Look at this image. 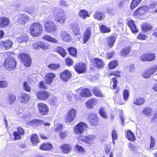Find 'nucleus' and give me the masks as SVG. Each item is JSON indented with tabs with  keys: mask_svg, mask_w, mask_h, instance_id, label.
<instances>
[{
	"mask_svg": "<svg viewBox=\"0 0 157 157\" xmlns=\"http://www.w3.org/2000/svg\"><path fill=\"white\" fill-rule=\"evenodd\" d=\"M44 25L45 31L48 33H52L56 30L55 24L52 21H47L45 22Z\"/></svg>",
	"mask_w": 157,
	"mask_h": 157,
	"instance_id": "obj_9",
	"label": "nucleus"
},
{
	"mask_svg": "<svg viewBox=\"0 0 157 157\" xmlns=\"http://www.w3.org/2000/svg\"><path fill=\"white\" fill-rule=\"evenodd\" d=\"M130 47H125L122 50L121 52V56L124 57L127 56L130 52Z\"/></svg>",
	"mask_w": 157,
	"mask_h": 157,
	"instance_id": "obj_39",
	"label": "nucleus"
},
{
	"mask_svg": "<svg viewBox=\"0 0 157 157\" xmlns=\"http://www.w3.org/2000/svg\"><path fill=\"white\" fill-rule=\"evenodd\" d=\"M74 68L78 73H83L86 69V65L83 63H78L75 65Z\"/></svg>",
	"mask_w": 157,
	"mask_h": 157,
	"instance_id": "obj_16",
	"label": "nucleus"
},
{
	"mask_svg": "<svg viewBox=\"0 0 157 157\" xmlns=\"http://www.w3.org/2000/svg\"><path fill=\"white\" fill-rule=\"evenodd\" d=\"M13 43L11 41L7 40L0 42V44L2 45L6 49H10L12 46Z\"/></svg>",
	"mask_w": 157,
	"mask_h": 157,
	"instance_id": "obj_25",
	"label": "nucleus"
},
{
	"mask_svg": "<svg viewBox=\"0 0 157 157\" xmlns=\"http://www.w3.org/2000/svg\"><path fill=\"white\" fill-rule=\"evenodd\" d=\"M56 51L63 58H64L66 56L67 52L66 51L61 47H58L56 48Z\"/></svg>",
	"mask_w": 157,
	"mask_h": 157,
	"instance_id": "obj_34",
	"label": "nucleus"
},
{
	"mask_svg": "<svg viewBox=\"0 0 157 157\" xmlns=\"http://www.w3.org/2000/svg\"><path fill=\"white\" fill-rule=\"evenodd\" d=\"M88 128V125L84 122H80L74 128V132L77 135H80L84 132L85 129Z\"/></svg>",
	"mask_w": 157,
	"mask_h": 157,
	"instance_id": "obj_5",
	"label": "nucleus"
},
{
	"mask_svg": "<svg viewBox=\"0 0 157 157\" xmlns=\"http://www.w3.org/2000/svg\"><path fill=\"white\" fill-rule=\"evenodd\" d=\"M155 55L154 53L148 52L142 54L141 55L140 58L142 61H151L155 59Z\"/></svg>",
	"mask_w": 157,
	"mask_h": 157,
	"instance_id": "obj_6",
	"label": "nucleus"
},
{
	"mask_svg": "<svg viewBox=\"0 0 157 157\" xmlns=\"http://www.w3.org/2000/svg\"><path fill=\"white\" fill-rule=\"evenodd\" d=\"M76 92L79 94L82 97H87L91 95L90 91L88 89H83L80 88L76 90Z\"/></svg>",
	"mask_w": 157,
	"mask_h": 157,
	"instance_id": "obj_12",
	"label": "nucleus"
},
{
	"mask_svg": "<svg viewBox=\"0 0 157 157\" xmlns=\"http://www.w3.org/2000/svg\"><path fill=\"white\" fill-rule=\"evenodd\" d=\"M21 102L24 103H27L29 99V95L25 93H22L19 97Z\"/></svg>",
	"mask_w": 157,
	"mask_h": 157,
	"instance_id": "obj_26",
	"label": "nucleus"
},
{
	"mask_svg": "<svg viewBox=\"0 0 157 157\" xmlns=\"http://www.w3.org/2000/svg\"><path fill=\"white\" fill-rule=\"evenodd\" d=\"M38 110L42 115H46L49 111L48 106L42 103H38L37 105Z\"/></svg>",
	"mask_w": 157,
	"mask_h": 157,
	"instance_id": "obj_15",
	"label": "nucleus"
},
{
	"mask_svg": "<svg viewBox=\"0 0 157 157\" xmlns=\"http://www.w3.org/2000/svg\"><path fill=\"white\" fill-rule=\"evenodd\" d=\"M75 148L82 154H84L85 153V151L84 149L82 146H80L78 144L75 145Z\"/></svg>",
	"mask_w": 157,
	"mask_h": 157,
	"instance_id": "obj_52",
	"label": "nucleus"
},
{
	"mask_svg": "<svg viewBox=\"0 0 157 157\" xmlns=\"http://www.w3.org/2000/svg\"><path fill=\"white\" fill-rule=\"evenodd\" d=\"M99 113L101 116L105 119H107L108 116L106 114L105 109L103 107H101L99 109Z\"/></svg>",
	"mask_w": 157,
	"mask_h": 157,
	"instance_id": "obj_45",
	"label": "nucleus"
},
{
	"mask_svg": "<svg viewBox=\"0 0 157 157\" xmlns=\"http://www.w3.org/2000/svg\"><path fill=\"white\" fill-rule=\"evenodd\" d=\"M8 85V82L5 81H0V88H4L6 87Z\"/></svg>",
	"mask_w": 157,
	"mask_h": 157,
	"instance_id": "obj_59",
	"label": "nucleus"
},
{
	"mask_svg": "<svg viewBox=\"0 0 157 157\" xmlns=\"http://www.w3.org/2000/svg\"><path fill=\"white\" fill-rule=\"evenodd\" d=\"M9 23V20L7 18L2 17L0 18V27L4 28Z\"/></svg>",
	"mask_w": 157,
	"mask_h": 157,
	"instance_id": "obj_28",
	"label": "nucleus"
},
{
	"mask_svg": "<svg viewBox=\"0 0 157 157\" xmlns=\"http://www.w3.org/2000/svg\"><path fill=\"white\" fill-rule=\"evenodd\" d=\"M53 15L56 22L60 24L64 23L65 21V15L63 10L59 8L54 7L53 9Z\"/></svg>",
	"mask_w": 157,
	"mask_h": 157,
	"instance_id": "obj_1",
	"label": "nucleus"
},
{
	"mask_svg": "<svg viewBox=\"0 0 157 157\" xmlns=\"http://www.w3.org/2000/svg\"><path fill=\"white\" fill-rule=\"evenodd\" d=\"M40 41H37L34 42L33 44V48L35 49H38L40 46Z\"/></svg>",
	"mask_w": 157,
	"mask_h": 157,
	"instance_id": "obj_62",
	"label": "nucleus"
},
{
	"mask_svg": "<svg viewBox=\"0 0 157 157\" xmlns=\"http://www.w3.org/2000/svg\"><path fill=\"white\" fill-rule=\"evenodd\" d=\"M88 119L91 124L93 125H96L98 122V118L95 113H91L88 116Z\"/></svg>",
	"mask_w": 157,
	"mask_h": 157,
	"instance_id": "obj_17",
	"label": "nucleus"
},
{
	"mask_svg": "<svg viewBox=\"0 0 157 157\" xmlns=\"http://www.w3.org/2000/svg\"><path fill=\"white\" fill-rule=\"evenodd\" d=\"M157 70V65H154L146 70L143 73L142 76L144 78H147L150 77Z\"/></svg>",
	"mask_w": 157,
	"mask_h": 157,
	"instance_id": "obj_7",
	"label": "nucleus"
},
{
	"mask_svg": "<svg viewBox=\"0 0 157 157\" xmlns=\"http://www.w3.org/2000/svg\"><path fill=\"white\" fill-rule=\"evenodd\" d=\"M95 138V136L93 135H89L87 136L81 135L78 137V140H82L90 144H93V141Z\"/></svg>",
	"mask_w": 157,
	"mask_h": 157,
	"instance_id": "obj_8",
	"label": "nucleus"
},
{
	"mask_svg": "<svg viewBox=\"0 0 157 157\" xmlns=\"http://www.w3.org/2000/svg\"><path fill=\"white\" fill-rule=\"evenodd\" d=\"M78 15L79 17L82 18L83 20L85 19L87 17L90 16L88 11L84 10H81L79 12Z\"/></svg>",
	"mask_w": 157,
	"mask_h": 157,
	"instance_id": "obj_35",
	"label": "nucleus"
},
{
	"mask_svg": "<svg viewBox=\"0 0 157 157\" xmlns=\"http://www.w3.org/2000/svg\"><path fill=\"white\" fill-rule=\"evenodd\" d=\"M19 58L23 62L25 66L29 67L31 65V59L29 56L26 54L22 53L19 55Z\"/></svg>",
	"mask_w": 157,
	"mask_h": 157,
	"instance_id": "obj_11",
	"label": "nucleus"
},
{
	"mask_svg": "<svg viewBox=\"0 0 157 157\" xmlns=\"http://www.w3.org/2000/svg\"><path fill=\"white\" fill-rule=\"evenodd\" d=\"M60 65L59 64H56L55 63H50L49 64L48 67L52 71H56L59 69Z\"/></svg>",
	"mask_w": 157,
	"mask_h": 157,
	"instance_id": "obj_36",
	"label": "nucleus"
},
{
	"mask_svg": "<svg viewBox=\"0 0 157 157\" xmlns=\"http://www.w3.org/2000/svg\"><path fill=\"white\" fill-rule=\"evenodd\" d=\"M92 91L94 94L97 97L102 98L104 96L98 87H94L93 88Z\"/></svg>",
	"mask_w": 157,
	"mask_h": 157,
	"instance_id": "obj_27",
	"label": "nucleus"
},
{
	"mask_svg": "<svg viewBox=\"0 0 157 157\" xmlns=\"http://www.w3.org/2000/svg\"><path fill=\"white\" fill-rule=\"evenodd\" d=\"M143 112L146 116H148L151 115L152 114L153 110L147 107L143 110Z\"/></svg>",
	"mask_w": 157,
	"mask_h": 157,
	"instance_id": "obj_46",
	"label": "nucleus"
},
{
	"mask_svg": "<svg viewBox=\"0 0 157 157\" xmlns=\"http://www.w3.org/2000/svg\"><path fill=\"white\" fill-rule=\"evenodd\" d=\"M16 97L13 94H9L8 95V103L10 105L13 103L16 100Z\"/></svg>",
	"mask_w": 157,
	"mask_h": 157,
	"instance_id": "obj_42",
	"label": "nucleus"
},
{
	"mask_svg": "<svg viewBox=\"0 0 157 157\" xmlns=\"http://www.w3.org/2000/svg\"><path fill=\"white\" fill-rule=\"evenodd\" d=\"M128 25L132 33H135L138 32V30L133 21L132 20L129 21L128 22Z\"/></svg>",
	"mask_w": 157,
	"mask_h": 157,
	"instance_id": "obj_29",
	"label": "nucleus"
},
{
	"mask_svg": "<svg viewBox=\"0 0 157 157\" xmlns=\"http://www.w3.org/2000/svg\"><path fill=\"white\" fill-rule=\"evenodd\" d=\"M68 135V132L66 131H62L59 133V136L61 139L65 137Z\"/></svg>",
	"mask_w": 157,
	"mask_h": 157,
	"instance_id": "obj_60",
	"label": "nucleus"
},
{
	"mask_svg": "<svg viewBox=\"0 0 157 157\" xmlns=\"http://www.w3.org/2000/svg\"><path fill=\"white\" fill-rule=\"evenodd\" d=\"M36 94L37 98L41 100H46L50 96L48 92L44 90L38 92Z\"/></svg>",
	"mask_w": 157,
	"mask_h": 157,
	"instance_id": "obj_14",
	"label": "nucleus"
},
{
	"mask_svg": "<svg viewBox=\"0 0 157 157\" xmlns=\"http://www.w3.org/2000/svg\"><path fill=\"white\" fill-rule=\"evenodd\" d=\"M116 38L113 36H111L108 37L107 42L108 46L110 48H112L115 41Z\"/></svg>",
	"mask_w": 157,
	"mask_h": 157,
	"instance_id": "obj_33",
	"label": "nucleus"
},
{
	"mask_svg": "<svg viewBox=\"0 0 157 157\" xmlns=\"http://www.w3.org/2000/svg\"><path fill=\"white\" fill-rule=\"evenodd\" d=\"M142 0H132V1L130 8L131 10L135 8L141 2Z\"/></svg>",
	"mask_w": 157,
	"mask_h": 157,
	"instance_id": "obj_41",
	"label": "nucleus"
},
{
	"mask_svg": "<svg viewBox=\"0 0 157 157\" xmlns=\"http://www.w3.org/2000/svg\"><path fill=\"white\" fill-rule=\"evenodd\" d=\"M91 62L94 63L95 67L99 69L102 68L104 66V63L102 60L99 59H94L91 60Z\"/></svg>",
	"mask_w": 157,
	"mask_h": 157,
	"instance_id": "obj_19",
	"label": "nucleus"
},
{
	"mask_svg": "<svg viewBox=\"0 0 157 157\" xmlns=\"http://www.w3.org/2000/svg\"><path fill=\"white\" fill-rule=\"evenodd\" d=\"M60 148L65 153H69L71 149V147L69 145L66 144L62 145Z\"/></svg>",
	"mask_w": 157,
	"mask_h": 157,
	"instance_id": "obj_32",
	"label": "nucleus"
},
{
	"mask_svg": "<svg viewBox=\"0 0 157 157\" xmlns=\"http://www.w3.org/2000/svg\"><path fill=\"white\" fill-rule=\"evenodd\" d=\"M23 87L24 89L28 92H30L31 88L29 86L28 83L26 82H24L23 83Z\"/></svg>",
	"mask_w": 157,
	"mask_h": 157,
	"instance_id": "obj_56",
	"label": "nucleus"
},
{
	"mask_svg": "<svg viewBox=\"0 0 157 157\" xmlns=\"http://www.w3.org/2000/svg\"><path fill=\"white\" fill-rule=\"evenodd\" d=\"M152 27L148 23H144L142 26V30L144 31H147L151 29Z\"/></svg>",
	"mask_w": 157,
	"mask_h": 157,
	"instance_id": "obj_47",
	"label": "nucleus"
},
{
	"mask_svg": "<svg viewBox=\"0 0 157 157\" xmlns=\"http://www.w3.org/2000/svg\"><path fill=\"white\" fill-rule=\"evenodd\" d=\"M63 127V125L62 124L57 123L55 125V129H54L53 131L58 132L62 129Z\"/></svg>",
	"mask_w": 157,
	"mask_h": 157,
	"instance_id": "obj_51",
	"label": "nucleus"
},
{
	"mask_svg": "<svg viewBox=\"0 0 157 157\" xmlns=\"http://www.w3.org/2000/svg\"><path fill=\"white\" fill-rule=\"evenodd\" d=\"M28 40V36L25 35H23L20 37L17 38V41L20 43L26 42Z\"/></svg>",
	"mask_w": 157,
	"mask_h": 157,
	"instance_id": "obj_43",
	"label": "nucleus"
},
{
	"mask_svg": "<svg viewBox=\"0 0 157 157\" xmlns=\"http://www.w3.org/2000/svg\"><path fill=\"white\" fill-rule=\"evenodd\" d=\"M98 100L95 98L91 99L87 101L86 105L88 108H93L94 105H95L98 102Z\"/></svg>",
	"mask_w": 157,
	"mask_h": 157,
	"instance_id": "obj_22",
	"label": "nucleus"
},
{
	"mask_svg": "<svg viewBox=\"0 0 157 157\" xmlns=\"http://www.w3.org/2000/svg\"><path fill=\"white\" fill-rule=\"evenodd\" d=\"M56 75L54 73H50L47 74L45 76V79L47 84H50L56 78Z\"/></svg>",
	"mask_w": 157,
	"mask_h": 157,
	"instance_id": "obj_21",
	"label": "nucleus"
},
{
	"mask_svg": "<svg viewBox=\"0 0 157 157\" xmlns=\"http://www.w3.org/2000/svg\"><path fill=\"white\" fill-rule=\"evenodd\" d=\"M31 140L32 143L33 144L38 143L39 142L38 140L37 136L36 134H33L32 136Z\"/></svg>",
	"mask_w": 157,
	"mask_h": 157,
	"instance_id": "obj_48",
	"label": "nucleus"
},
{
	"mask_svg": "<svg viewBox=\"0 0 157 157\" xmlns=\"http://www.w3.org/2000/svg\"><path fill=\"white\" fill-rule=\"evenodd\" d=\"M17 19L18 22L23 24L29 20V17L25 14H20L17 16Z\"/></svg>",
	"mask_w": 157,
	"mask_h": 157,
	"instance_id": "obj_23",
	"label": "nucleus"
},
{
	"mask_svg": "<svg viewBox=\"0 0 157 157\" xmlns=\"http://www.w3.org/2000/svg\"><path fill=\"white\" fill-rule=\"evenodd\" d=\"M99 26L101 31L103 33H109L111 31L110 28L107 27L104 25L100 24Z\"/></svg>",
	"mask_w": 157,
	"mask_h": 157,
	"instance_id": "obj_40",
	"label": "nucleus"
},
{
	"mask_svg": "<svg viewBox=\"0 0 157 157\" xmlns=\"http://www.w3.org/2000/svg\"><path fill=\"white\" fill-rule=\"evenodd\" d=\"M59 75L61 79L65 82H67L71 78L72 74L69 71L66 70L60 73Z\"/></svg>",
	"mask_w": 157,
	"mask_h": 157,
	"instance_id": "obj_13",
	"label": "nucleus"
},
{
	"mask_svg": "<svg viewBox=\"0 0 157 157\" xmlns=\"http://www.w3.org/2000/svg\"><path fill=\"white\" fill-rule=\"evenodd\" d=\"M61 39L63 41L66 42H69L72 40L71 35L65 30H61L59 33Z\"/></svg>",
	"mask_w": 157,
	"mask_h": 157,
	"instance_id": "obj_10",
	"label": "nucleus"
},
{
	"mask_svg": "<svg viewBox=\"0 0 157 157\" xmlns=\"http://www.w3.org/2000/svg\"><path fill=\"white\" fill-rule=\"evenodd\" d=\"M94 17L95 19L101 21L104 19L105 17L104 14L101 12H96L94 15Z\"/></svg>",
	"mask_w": 157,
	"mask_h": 157,
	"instance_id": "obj_31",
	"label": "nucleus"
},
{
	"mask_svg": "<svg viewBox=\"0 0 157 157\" xmlns=\"http://www.w3.org/2000/svg\"><path fill=\"white\" fill-rule=\"evenodd\" d=\"M118 65L117 61H113L110 62L108 66L110 69L114 68Z\"/></svg>",
	"mask_w": 157,
	"mask_h": 157,
	"instance_id": "obj_54",
	"label": "nucleus"
},
{
	"mask_svg": "<svg viewBox=\"0 0 157 157\" xmlns=\"http://www.w3.org/2000/svg\"><path fill=\"white\" fill-rule=\"evenodd\" d=\"M91 29L90 27L87 28L84 33L83 37V40L84 44L87 42L91 37Z\"/></svg>",
	"mask_w": 157,
	"mask_h": 157,
	"instance_id": "obj_18",
	"label": "nucleus"
},
{
	"mask_svg": "<svg viewBox=\"0 0 157 157\" xmlns=\"http://www.w3.org/2000/svg\"><path fill=\"white\" fill-rule=\"evenodd\" d=\"M144 11L143 10L141 7L138 8L134 12V15L136 16H139L144 14L145 13Z\"/></svg>",
	"mask_w": 157,
	"mask_h": 157,
	"instance_id": "obj_50",
	"label": "nucleus"
},
{
	"mask_svg": "<svg viewBox=\"0 0 157 157\" xmlns=\"http://www.w3.org/2000/svg\"><path fill=\"white\" fill-rule=\"evenodd\" d=\"M150 146L149 147V150H151L153 148L155 145V139L152 136H151L150 137Z\"/></svg>",
	"mask_w": 157,
	"mask_h": 157,
	"instance_id": "obj_53",
	"label": "nucleus"
},
{
	"mask_svg": "<svg viewBox=\"0 0 157 157\" xmlns=\"http://www.w3.org/2000/svg\"><path fill=\"white\" fill-rule=\"evenodd\" d=\"M127 137L128 140L134 141L135 140V137L133 133L130 130L127 132Z\"/></svg>",
	"mask_w": 157,
	"mask_h": 157,
	"instance_id": "obj_37",
	"label": "nucleus"
},
{
	"mask_svg": "<svg viewBox=\"0 0 157 157\" xmlns=\"http://www.w3.org/2000/svg\"><path fill=\"white\" fill-rule=\"evenodd\" d=\"M40 149L43 150H48L52 149V145L49 142H46L42 144L40 147Z\"/></svg>",
	"mask_w": 157,
	"mask_h": 157,
	"instance_id": "obj_30",
	"label": "nucleus"
},
{
	"mask_svg": "<svg viewBox=\"0 0 157 157\" xmlns=\"http://www.w3.org/2000/svg\"><path fill=\"white\" fill-rule=\"evenodd\" d=\"M30 122L31 124H43L44 125H45L47 126H48V127H49L50 124L48 122L45 123L44 121L40 120H38L36 119L33 120L31 121H30Z\"/></svg>",
	"mask_w": 157,
	"mask_h": 157,
	"instance_id": "obj_38",
	"label": "nucleus"
},
{
	"mask_svg": "<svg viewBox=\"0 0 157 157\" xmlns=\"http://www.w3.org/2000/svg\"><path fill=\"white\" fill-rule=\"evenodd\" d=\"M112 139L113 140H117V134L116 132L114 130H113L112 134Z\"/></svg>",
	"mask_w": 157,
	"mask_h": 157,
	"instance_id": "obj_64",
	"label": "nucleus"
},
{
	"mask_svg": "<svg viewBox=\"0 0 157 157\" xmlns=\"http://www.w3.org/2000/svg\"><path fill=\"white\" fill-rule=\"evenodd\" d=\"M77 110L74 108H71L65 116V121L66 123H70L72 121L75 117Z\"/></svg>",
	"mask_w": 157,
	"mask_h": 157,
	"instance_id": "obj_4",
	"label": "nucleus"
},
{
	"mask_svg": "<svg viewBox=\"0 0 157 157\" xmlns=\"http://www.w3.org/2000/svg\"><path fill=\"white\" fill-rule=\"evenodd\" d=\"M145 101V98L142 97H136L133 100V104L138 106L142 105Z\"/></svg>",
	"mask_w": 157,
	"mask_h": 157,
	"instance_id": "obj_20",
	"label": "nucleus"
},
{
	"mask_svg": "<svg viewBox=\"0 0 157 157\" xmlns=\"http://www.w3.org/2000/svg\"><path fill=\"white\" fill-rule=\"evenodd\" d=\"M13 134L14 137V139L15 140H19L21 139V135L18 132H13Z\"/></svg>",
	"mask_w": 157,
	"mask_h": 157,
	"instance_id": "obj_57",
	"label": "nucleus"
},
{
	"mask_svg": "<svg viewBox=\"0 0 157 157\" xmlns=\"http://www.w3.org/2000/svg\"><path fill=\"white\" fill-rule=\"evenodd\" d=\"M67 65L68 66H71L73 63V60L69 58H67L65 60Z\"/></svg>",
	"mask_w": 157,
	"mask_h": 157,
	"instance_id": "obj_61",
	"label": "nucleus"
},
{
	"mask_svg": "<svg viewBox=\"0 0 157 157\" xmlns=\"http://www.w3.org/2000/svg\"><path fill=\"white\" fill-rule=\"evenodd\" d=\"M43 39L47 41L54 43H57L58 42V41L56 39L48 35H46L44 36L43 37Z\"/></svg>",
	"mask_w": 157,
	"mask_h": 157,
	"instance_id": "obj_44",
	"label": "nucleus"
},
{
	"mask_svg": "<svg viewBox=\"0 0 157 157\" xmlns=\"http://www.w3.org/2000/svg\"><path fill=\"white\" fill-rule=\"evenodd\" d=\"M123 98L124 101H127L129 96V92L128 90H124L123 93Z\"/></svg>",
	"mask_w": 157,
	"mask_h": 157,
	"instance_id": "obj_58",
	"label": "nucleus"
},
{
	"mask_svg": "<svg viewBox=\"0 0 157 157\" xmlns=\"http://www.w3.org/2000/svg\"><path fill=\"white\" fill-rule=\"evenodd\" d=\"M71 29L75 35H79L78 36V40H79L81 38L80 36L79 35L80 31V28L79 26L77 24H75L72 26Z\"/></svg>",
	"mask_w": 157,
	"mask_h": 157,
	"instance_id": "obj_24",
	"label": "nucleus"
},
{
	"mask_svg": "<svg viewBox=\"0 0 157 157\" xmlns=\"http://www.w3.org/2000/svg\"><path fill=\"white\" fill-rule=\"evenodd\" d=\"M113 99L116 103L122 105L124 103V102L123 101L121 97L120 96H117L116 97L115 99L114 98H113Z\"/></svg>",
	"mask_w": 157,
	"mask_h": 157,
	"instance_id": "obj_55",
	"label": "nucleus"
},
{
	"mask_svg": "<svg viewBox=\"0 0 157 157\" xmlns=\"http://www.w3.org/2000/svg\"><path fill=\"white\" fill-rule=\"evenodd\" d=\"M30 30L32 36L37 37L42 33L43 29L40 23L34 22L31 25Z\"/></svg>",
	"mask_w": 157,
	"mask_h": 157,
	"instance_id": "obj_2",
	"label": "nucleus"
},
{
	"mask_svg": "<svg viewBox=\"0 0 157 157\" xmlns=\"http://www.w3.org/2000/svg\"><path fill=\"white\" fill-rule=\"evenodd\" d=\"M68 50L70 54L72 56H75L77 55V51L75 48H68Z\"/></svg>",
	"mask_w": 157,
	"mask_h": 157,
	"instance_id": "obj_49",
	"label": "nucleus"
},
{
	"mask_svg": "<svg viewBox=\"0 0 157 157\" xmlns=\"http://www.w3.org/2000/svg\"><path fill=\"white\" fill-rule=\"evenodd\" d=\"M16 66V61L13 57L9 58L6 59L3 63V66L5 68L9 70L14 69Z\"/></svg>",
	"mask_w": 157,
	"mask_h": 157,
	"instance_id": "obj_3",
	"label": "nucleus"
},
{
	"mask_svg": "<svg viewBox=\"0 0 157 157\" xmlns=\"http://www.w3.org/2000/svg\"><path fill=\"white\" fill-rule=\"evenodd\" d=\"M39 47L44 50L47 49L48 46L46 44H44L43 43L40 42Z\"/></svg>",
	"mask_w": 157,
	"mask_h": 157,
	"instance_id": "obj_63",
	"label": "nucleus"
}]
</instances>
